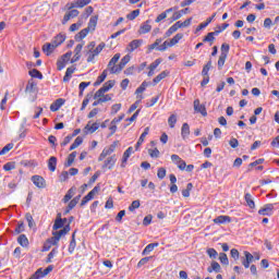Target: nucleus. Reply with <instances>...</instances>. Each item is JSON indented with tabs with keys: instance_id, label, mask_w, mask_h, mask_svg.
Returning a JSON list of instances; mask_svg holds the SVG:
<instances>
[{
	"instance_id": "6",
	"label": "nucleus",
	"mask_w": 279,
	"mask_h": 279,
	"mask_svg": "<svg viewBox=\"0 0 279 279\" xmlns=\"http://www.w3.org/2000/svg\"><path fill=\"white\" fill-rule=\"evenodd\" d=\"M76 16H80V11L77 10H71L70 12H68L62 20V25H66V23H69V21H71V19H76Z\"/></svg>"
},
{
	"instance_id": "54",
	"label": "nucleus",
	"mask_w": 279,
	"mask_h": 279,
	"mask_svg": "<svg viewBox=\"0 0 279 279\" xmlns=\"http://www.w3.org/2000/svg\"><path fill=\"white\" fill-rule=\"evenodd\" d=\"M166 177H167V169L159 168L157 171V178H159V180H165Z\"/></svg>"
},
{
	"instance_id": "39",
	"label": "nucleus",
	"mask_w": 279,
	"mask_h": 279,
	"mask_svg": "<svg viewBox=\"0 0 279 279\" xmlns=\"http://www.w3.org/2000/svg\"><path fill=\"white\" fill-rule=\"evenodd\" d=\"M89 32L90 31H88V28L82 29L78 34L75 35V40H84V37L88 36Z\"/></svg>"
},
{
	"instance_id": "31",
	"label": "nucleus",
	"mask_w": 279,
	"mask_h": 279,
	"mask_svg": "<svg viewBox=\"0 0 279 279\" xmlns=\"http://www.w3.org/2000/svg\"><path fill=\"white\" fill-rule=\"evenodd\" d=\"M169 75V71H162L160 74H158L154 80V84H160L165 77Z\"/></svg>"
},
{
	"instance_id": "1",
	"label": "nucleus",
	"mask_w": 279,
	"mask_h": 279,
	"mask_svg": "<svg viewBox=\"0 0 279 279\" xmlns=\"http://www.w3.org/2000/svg\"><path fill=\"white\" fill-rule=\"evenodd\" d=\"M117 147H119V141H114L109 147H105L98 157V162L106 160L107 156H112Z\"/></svg>"
},
{
	"instance_id": "17",
	"label": "nucleus",
	"mask_w": 279,
	"mask_h": 279,
	"mask_svg": "<svg viewBox=\"0 0 279 279\" xmlns=\"http://www.w3.org/2000/svg\"><path fill=\"white\" fill-rule=\"evenodd\" d=\"M99 20V17L97 16V15H95V16H92L90 19H89V22H88V25H87V29L89 31V32H95V29L97 28V21Z\"/></svg>"
},
{
	"instance_id": "12",
	"label": "nucleus",
	"mask_w": 279,
	"mask_h": 279,
	"mask_svg": "<svg viewBox=\"0 0 279 279\" xmlns=\"http://www.w3.org/2000/svg\"><path fill=\"white\" fill-rule=\"evenodd\" d=\"M221 31H216L208 33L207 36L204 37L203 43H208L210 47H213V43H215V36H219Z\"/></svg>"
},
{
	"instance_id": "42",
	"label": "nucleus",
	"mask_w": 279,
	"mask_h": 279,
	"mask_svg": "<svg viewBox=\"0 0 279 279\" xmlns=\"http://www.w3.org/2000/svg\"><path fill=\"white\" fill-rule=\"evenodd\" d=\"M175 123H178V116L171 114L168 119L169 128H171V129L175 128Z\"/></svg>"
},
{
	"instance_id": "52",
	"label": "nucleus",
	"mask_w": 279,
	"mask_h": 279,
	"mask_svg": "<svg viewBox=\"0 0 279 279\" xmlns=\"http://www.w3.org/2000/svg\"><path fill=\"white\" fill-rule=\"evenodd\" d=\"M219 260L222 265H230V260L228 259V255L226 253H220Z\"/></svg>"
},
{
	"instance_id": "57",
	"label": "nucleus",
	"mask_w": 279,
	"mask_h": 279,
	"mask_svg": "<svg viewBox=\"0 0 279 279\" xmlns=\"http://www.w3.org/2000/svg\"><path fill=\"white\" fill-rule=\"evenodd\" d=\"M207 255L209 256V258H217V256H219V253H217V251L215 248H207Z\"/></svg>"
},
{
	"instance_id": "36",
	"label": "nucleus",
	"mask_w": 279,
	"mask_h": 279,
	"mask_svg": "<svg viewBox=\"0 0 279 279\" xmlns=\"http://www.w3.org/2000/svg\"><path fill=\"white\" fill-rule=\"evenodd\" d=\"M25 93H36V84L34 81H28L26 88H25Z\"/></svg>"
},
{
	"instance_id": "40",
	"label": "nucleus",
	"mask_w": 279,
	"mask_h": 279,
	"mask_svg": "<svg viewBox=\"0 0 279 279\" xmlns=\"http://www.w3.org/2000/svg\"><path fill=\"white\" fill-rule=\"evenodd\" d=\"M193 191V183H187L186 189L182 191L183 197H191V192Z\"/></svg>"
},
{
	"instance_id": "43",
	"label": "nucleus",
	"mask_w": 279,
	"mask_h": 279,
	"mask_svg": "<svg viewBox=\"0 0 279 279\" xmlns=\"http://www.w3.org/2000/svg\"><path fill=\"white\" fill-rule=\"evenodd\" d=\"M101 190V187H99V185H96L88 194L87 197L89 199H95V196L97 195V193H99V191Z\"/></svg>"
},
{
	"instance_id": "9",
	"label": "nucleus",
	"mask_w": 279,
	"mask_h": 279,
	"mask_svg": "<svg viewBox=\"0 0 279 279\" xmlns=\"http://www.w3.org/2000/svg\"><path fill=\"white\" fill-rule=\"evenodd\" d=\"M141 45H143V39H134L128 45L126 49L132 53L133 51H136Z\"/></svg>"
},
{
	"instance_id": "33",
	"label": "nucleus",
	"mask_w": 279,
	"mask_h": 279,
	"mask_svg": "<svg viewBox=\"0 0 279 279\" xmlns=\"http://www.w3.org/2000/svg\"><path fill=\"white\" fill-rule=\"evenodd\" d=\"M82 143H84V138H82L81 136H77L73 142V144L70 146V151H73V149H77V147H80Z\"/></svg>"
},
{
	"instance_id": "60",
	"label": "nucleus",
	"mask_w": 279,
	"mask_h": 279,
	"mask_svg": "<svg viewBox=\"0 0 279 279\" xmlns=\"http://www.w3.org/2000/svg\"><path fill=\"white\" fill-rule=\"evenodd\" d=\"M88 3H90V0H76L77 8H85V5H88Z\"/></svg>"
},
{
	"instance_id": "55",
	"label": "nucleus",
	"mask_w": 279,
	"mask_h": 279,
	"mask_svg": "<svg viewBox=\"0 0 279 279\" xmlns=\"http://www.w3.org/2000/svg\"><path fill=\"white\" fill-rule=\"evenodd\" d=\"M191 21H193V17H190L187 20H185L184 22H177V24L179 25V28H182V27H189L191 25Z\"/></svg>"
},
{
	"instance_id": "30",
	"label": "nucleus",
	"mask_w": 279,
	"mask_h": 279,
	"mask_svg": "<svg viewBox=\"0 0 279 279\" xmlns=\"http://www.w3.org/2000/svg\"><path fill=\"white\" fill-rule=\"evenodd\" d=\"M244 199H245L248 208H256V203H254V198L252 197V194L246 193L244 196Z\"/></svg>"
},
{
	"instance_id": "29",
	"label": "nucleus",
	"mask_w": 279,
	"mask_h": 279,
	"mask_svg": "<svg viewBox=\"0 0 279 279\" xmlns=\"http://www.w3.org/2000/svg\"><path fill=\"white\" fill-rule=\"evenodd\" d=\"M106 77H108V70H104V72L97 77L94 86H99L100 84H102V82L106 81Z\"/></svg>"
},
{
	"instance_id": "41",
	"label": "nucleus",
	"mask_w": 279,
	"mask_h": 279,
	"mask_svg": "<svg viewBox=\"0 0 279 279\" xmlns=\"http://www.w3.org/2000/svg\"><path fill=\"white\" fill-rule=\"evenodd\" d=\"M45 271L43 270V268L37 269V271H35V274L29 278V279H43L45 278Z\"/></svg>"
},
{
	"instance_id": "62",
	"label": "nucleus",
	"mask_w": 279,
	"mask_h": 279,
	"mask_svg": "<svg viewBox=\"0 0 279 279\" xmlns=\"http://www.w3.org/2000/svg\"><path fill=\"white\" fill-rule=\"evenodd\" d=\"M56 254H58V248H53V250L48 254V257H47L46 263H51V259L53 258V256H56Z\"/></svg>"
},
{
	"instance_id": "24",
	"label": "nucleus",
	"mask_w": 279,
	"mask_h": 279,
	"mask_svg": "<svg viewBox=\"0 0 279 279\" xmlns=\"http://www.w3.org/2000/svg\"><path fill=\"white\" fill-rule=\"evenodd\" d=\"M60 228H64V220H62L61 214H58V218L54 220L52 229L60 230Z\"/></svg>"
},
{
	"instance_id": "7",
	"label": "nucleus",
	"mask_w": 279,
	"mask_h": 279,
	"mask_svg": "<svg viewBox=\"0 0 279 279\" xmlns=\"http://www.w3.org/2000/svg\"><path fill=\"white\" fill-rule=\"evenodd\" d=\"M69 232H71V226L65 225L60 231L52 232V236H56L60 241V239H62L64 234H69Z\"/></svg>"
},
{
	"instance_id": "53",
	"label": "nucleus",
	"mask_w": 279,
	"mask_h": 279,
	"mask_svg": "<svg viewBox=\"0 0 279 279\" xmlns=\"http://www.w3.org/2000/svg\"><path fill=\"white\" fill-rule=\"evenodd\" d=\"M136 208H141V201H133L131 206H129V210L131 213H134V210H136Z\"/></svg>"
},
{
	"instance_id": "25",
	"label": "nucleus",
	"mask_w": 279,
	"mask_h": 279,
	"mask_svg": "<svg viewBox=\"0 0 279 279\" xmlns=\"http://www.w3.org/2000/svg\"><path fill=\"white\" fill-rule=\"evenodd\" d=\"M56 167H58V158L56 157H50L48 160V169L49 171H56Z\"/></svg>"
},
{
	"instance_id": "50",
	"label": "nucleus",
	"mask_w": 279,
	"mask_h": 279,
	"mask_svg": "<svg viewBox=\"0 0 279 279\" xmlns=\"http://www.w3.org/2000/svg\"><path fill=\"white\" fill-rule=\"evenodd\" d=\"M31 77H37L38 80H43V73L40 71L33 69L29 72Z\"/></svg>"
},
{
	"instance_id": "59",
	"label": "nucleus",
	"mask_w": 279,
	"mask_h": 279,
	"mask_svg": "<svg viewBox=\"0 0 279 279\" xmlns=\"http://www.w3.org/2000/svg\"><path fill=\"white\" fill-rule=\"evenodd\" d=\"M25 219L28 223V228H34V217H32V214H26Z\"/></svg>"
},
{
	"instance_id": "22",
	"label": "nucleus",
	"mask_w": 279,
	"mask_h": 279,
	"mask_svg": "<svg viewBox=\"0 0 279 279\" xmlns=\"http://www.w3.org/2000/svg\"><path fill=\"white\" fill-rule=\"evenodd\" d=\"M182 38H184V34L178 33V34L168 43V47H174V45H178V43H180V40H182Z\"/></svg>"
},
{
	"instance_id": "13",
	"label": "nucleus",
	"mask_w": 279,
	"mask_h": 279,
	"mask_svg": "<svg viewBox=\"0 0 279 279\" xmlns=\"http://www.w3.org/2000/svg\"><path fill=\"white\" fill-rule=\"evenodd\" d=\"M62 106H64V99L59 98L50 105V110H51V112H58V110H60V108H62Z\"/></svg>"
},
{
	"instance_id": "51",
	"label": "nucleus",
	"mask_w": 279,
	"mask_h": 279,
	"mask_svg": "<svg viewBox=\"0 0 279 279\" xmlns=\"http://www.w3.org/2000/svg\"><path fill=\"white\" fill-rule=\"evenodd\" d=\"M75 245H76V242H75V232H74L72 234V240H71L70 246H69L70 254H73V252H75Z\"/></svg>"
},
{
	"instance_id": "44",
	"label": "nucleus",
	"mask_w": 279,
	"mask_h": 279,
	"mask_svg": "<svg viewBox=\"0 0 279 279\" xmlns=\"http://www.w3.org/2000/svg\"><path fill=\"white\" fill-rule=\"evenodd\" d=\"M148 86H149V83H147V82L144 81V82L141 84V86L135 90V95H141V94L145 93V89H146Z\"/></svg>"
},
{
	"instance_id": "20",
	"label": "nucleus",
	"mask_w": 279,
	"mask_h": 279,
	"mask_svg": "<svg viewBox=\"0 0 279 279\" xmlns=\"http://www.w3.org/2000/svg\"><path fill=\"white\" fill-rule=\"evenodd\" d=\"M214 223H232V218L230 216H218L214 219Z\"/></svg>"
},
{
	"instance_id": "64",
	"label": "nucleus",
	"mask_w": 279,
	"mask_h": 279,
	"mask_svg": "<svg viewBox=\"0 0 279 279\" xmlns=\"http://www.w3.org/2000/svg\"><path fill=\"white\" fill-rule=\"evenodd\" d=\"M121 110V104H116L111 107V114H117Z\"/></svg>"
},
{
	"instance_id": "21",
	"label": "nucleus",
	"mask_w": 279,
	"mask_h": 279,
	"mask_svg": "<svg viewBox=\"0 0 279 279\" xmlns=\"http://www.w3.org/2000/svg\"><path fill=\"white\" fill-rule=\"evenodd\" d=\"M207 271L208 274H213V271H215V274H219L221 271V265H219L217 262H211V265L207 268Z\"/></svg>"
},
{
	"instance_id": "18",
	"label": "nucleus",
	"mask_w": 279,
	"mask_h": 279,
	"mask_svg": "<svg viewBox=\"0 0 279 279\" xmlns=\"http://www.w3.org/2000/svg\"><path fill=\"white\" fill-rule=\"evenodd\" d=\"M76 68L75 66H70L65 71V75L63 76V82H71V77H73V74L75 73Z\"/></svg>"
},
{
	"instance_id": "14",
	"label": "nucleus",
	"mask_w": 279,
	"mask_h": 279,
	"mask_svg": "<svg viewBox=\"0 0 279 279\" xmlns=\"http://www.w3.org/2000/svg\"><path fill=\"white\" fill-rule=\"evenodd\" d=\"M189 12H191V9L189 8L182 9L180 11L174 12L171 19L172 21H180V17L184 16V14H189Z\"/></svg>"
},
{
	"instance_id": "46",
	"label": "nucleus",
	"mask_w": 279,
	"mask_h": 279,
	"mask_svg": "<svg viewBox=\"0 0 279 279\" xmlns=\"http://www.w3.org/2000/svg\"><path fill=\"white\" fill-rule=\"evenodd\" d=\"M114 87V81H108L106 82L102 87H100L105 93H108V90H110V88Z\"/></svg>"
},
{
	"instance_id": "5",
	"label": "nucleus",
	"mask_w": 279,
	"mask_h": 279,
	"mask_svg": "<svg viewBox=\"0 0 279 279\" xmlns=\"http://www.w3.org/2000/svg\"><path fill=\"white\" fill-rule=\"evenodd\" d=\"M32 182L37 186V189H45L47 186V182L45 181V178L40 175H33L32 177Z\"/></svg>"
},
{
	"instance_id": "3",
	"label": "nucleus",
	"mask_w": 279,
	"mask_h": 279,
	"mask_svg": "<svg viewBox=\"0 0 279 279\" xmlns=\"http://www.w3.org/2000/svg\"><path fill=\"white\" fill-rule=\"evenodd\" d=\"M242 265L245 269H250V265L254 263V255L252 253L245 251L244 252V257H241Z\"/></svg>"
},
{
	"instance_id": "47",
	"label": "nucleus",
	"mask_w": 279,
	"mask_h": 279,
	"mask_svg": "<svg viewBox=\"0 0 279 279\" xmlns=\"http://www.w3.org/2000/svg\"><path fill=\"white\" fill-rule=\"evenodd\" d=\"M211 66H213V61L209 60V61L207 62V64L204 65L203 71H202V75H203V76H208V71H210Z\"/></svg>"
},
{
	"instance_id": "27",
	"label": "nucleus",
	"mask_w": 279,
	"mask_h": 279,
	"mask_svg": "<svg viewBox=\"0 0 279 279\" xmlns=\"http://www.w3.org/2000/svg\"><path fill=\"white\" fill-rule=\"evenodd\" d=\"M151 32V25H149V21L143 23L140 27V34H149Z\"/></svg>"
},
{
	"instance_id": "16",
	"label": "nucleus",
	"mask_w": 279,
	"mask_h": 279,
	"mask_svg": "<svg viewBox=\"0 0 279 279\" xmlns=\"http://www.w3.org/2000/svg\"><path fill=\"white\" fill-rule=\"evenodd\" d=\"M271 210H274V204H267L258 210V215H262L265 217L267 215H271Z\"/></svg>"
},
{
	"instance_id": "28",
	"label": "nucleus",
	"mask_w": 279,
	"mask_h": 279,
	"mask_svg": "<svg viewBox=\"0 0 279 279\" xmlns=\"http://www.w3.org/2000/svg\"><path fill=\"white\" fill-rule=\"evenodd\" d=\"M189 134H191V126H189V123H183L181 129L182 138H187Z\"/></svg>"
},
{
	"instance_id": "10",
	"label": "nucleus",
	"mask_w": 279,
	"mask_h": 279,
	"mask_svg": "<svg viewBox=\"0 0 279 279\" xmlns=\"http://www.w3.org/2000/svg\"><path fill=\"white\" fill-rule=\"evenodd\" d=\"M99 130V123L95 122L93 124H90V122H88L86 124V126L84 128V133L85 134H95V132H97Z\"/></svg>"
},
{
	"instance_id": "63",
	"label": "nucleus",
	"mask_w": 279,
	"mask_h": 279,
	"mask_svg": "<svg viewBox=\"0 0 279 279\" xmlns=\"http://www.w3.org/2000/svg\"><path fill=\"white\" fill-rule=\"evenodd\" d=\"M3 169H4V171H12V169H15V165H14V162H7L3 166Z\"/></svg>"
},
{
	"instance_id": "23",
	"label": "nucleus",
	"mask_w": 279,
	"mask_h": 279,
	"mask_svg": "<svg viewBox=\"0 0 279 279\" xmlns=\"http://www.w3.org/2000/svg\"><path fill=\"white\" fill-rule=\"evenodd\" d=\"M76 191H77V187H75V186H72V187L68 191V193H66L65 196L63 197L64 204H66L70 199L73 198V195H75Z\"/></svg>"
},
{
	"instance_id": "38",
	"label": "nucleus",
	"mask_w": 279,
	"mask_h": 279,
	"mask_svg": "<svg viewBox=\"0 0 279 279\" xmlns=\"http://www.w3.org/2000/svg\"><path fill=\"white\" fill-rule=\"evenodd\" d=\"M155 247H158V242L148 244V245L144 248L143 255L145 256V255L149 254L150 252H154V248H155Z\"/></svg>"
},
{
	"instance_id": "2",
	"label": "nucleus",
	"mask_w": 279,
	"mask_h": 279,
	"mask_svg": "<svg viewBox=\"0 0 279 279\" xmlns=\"http://www.w3.org/2000/svg\"><path fill=\"white\" fill-rule=\"evenodd\" d=\"M130 54L124 56L119 65L118 66H111L110 73L114 74V73H121L123 71V69H125V64H128V62H130Z\"/></svg>"
},
{
	"instance_id": "11",
	"label": "nucleus",
	"mask_w": 279,
	"mask_h": 279,
	"mask_svg": "<svg viewBox=\"0 0 279 279\" xmlns=\"http://www.w3.org/2000/svg\"><path fill=\"white\" fill-rule=\"evenodd\" d=\"M114 165H117V155L108 157L102 165V169H112Z\"/></svg>"
},
{
	"instance_id": "15",
	"label": "nucleus",
	"mask_w": 279,
	"mask_h": 279,
	"mask_svg": "<svg viewBox=\"0 0 279 279\" xmlns=\"http://www.w3.org/2000/svg\"><path fill=\"white\" fill-rule=\"evenodd\" d=\"M56 44L52 41L50 44H46L43 46V51L46 53V56H51L53 53V50L57 48Z\"/></svg>"
},
{
	"instance_id": "19",
	"label": "nucleus",
	"mask_w": 279,
	"mask_h": 279,
	"mask_svg": "<svg viewBox=\"0 0 279 279\" xmlns=\"http://www.w3.org/2000/svg\"><path fill=\"white\" fill-rule=\"evenodd\" d=\"M149 134V126L145 128L144 132L142 133V135L140 136L136 145H135V149H138V147H141L143 145V143H145V137Z\"/></svg>"
},
{
	"instance_id": "37",
	"label": "nucleus",
	"mask_w": 279,
	"mask_h": 279,
	"mask_svg": "<svg viewBox=\"0 0 279 279\" xmlns=\"http://www.w3.org/2000/svg\"><path fill=\"white\" fill-rule=\"evenodd\" d=\"M121 59V53H116L112 59L109 61L108 63V68L111 70L112 66H116L114 64H117V62H119V60Z\"/></svg>"
},
{
	"instance_id": "32",
	"label": "nucleus",
	"mask_w": 279,
	"mask_h": 279,
	"mask_svg": "<svg viewBox=\"0 0 279 279\" xmlns=\"http://www.w3.org/2000/svg\"><path fill=\"white\" fill-rule=\"evenodd\" d=\"M17 243H20L22 247H27L29 245V240H27V236L25 234H21L17 238Z\"/></svg>"
},
{
	"instance_id": "26",
	"label": "nucleus",
	"mask_w": 279,
	"mask_h": 279,
	"mask_svg": "<svg viewBox=\"0 0 279 279\" xmlns=\"http://www.w3.org/2000/svg\"><path fill=\"white\" fill-rule=\"evenodd\" d=\"M64 40H66V35L59 34L54 37L52 43L54 44V47H60Z\"/></svg>"
},
{
	"instance_id": "56",
	"label": "nucleus",
	"mask_w": 279,
	"mask_h": 279,
	"mask_svg": "<svg viewBox=\"0 0 279 279\" xmlns=\"http://www.w3.org/2000/svg\"><path fill=\"white\" fill-rule=\"evenodd\" d=\"M14 144H8L0 150V156H4V154H8L11 149H13Z\"/></svg>"
},
{
	"instance_id": "45",
	"label": "nucleus",
	"mask_w": 279,
	"mask_h": 279,
	"mask_svg": "<svg viewBox=\"0 0 279 279\" xmlns=\"http://www.w3.org/2000/svg\"><path fill=\"white\" fill-rule=\"evenodd\" d=\"M104 49H106V43H100L96 48H94V50H92V52H94L95 56H98L104 51Z\"/></svg>"
},
{
	"instance_id": "48",
	"label": "nucleus",
	"mask_w": 279,
	"mask_h": 279,
	"mask_svg": "<svg viewBox=\"0 0 279 279\" xmlns=\"http://www.w3.org/2000/svg\"><path fill=\"white\" fill-rule=\"evenodd\" d=\"M141 14V10H134V11H132L131 13H129L128 15H126V19L129 20V21H134V19H136L138 15Z\"/></svg>"
},
{
	"instance_id": "8",
	"label": "nucleus",
	"mask_w": 279,
	"mask_h": 279,
	"mask_svg": "<svg viewBox=\"0 0 279 279\" xmlns=\"http://www.w3.org/2000/svg\"><path fill=\"white\" fill-rule=\"evenodd\" d=\"M132 154H134V148L131 146L129 147L122 156V162H121V167L122 169H125V165H128V159L132 156Z\"/></svg>"
},
{
	"instance_id": "58",
	"label": "nucleus",
	"mask_w": 279,
	"mask_h": 279,
	"mask_svg": "<svg viewBox=\"0 0 279 279\" xmlns=\"http://www.w3.org/2000/svg\"><path fill=\"white\" fill-rule=\"evenodd\" d=\"M148 154L150 158H158L160 156V150H158V148L148 149Z\"/></svg>"
},
{
	"instance_id": "49",
	"label": "nucleus",
	"mask_w": 279,
	"mask_h": 279,
	"mask_svg": "<svg viewBox=\"0 0 279 279\" xmlns=\"http://www.w3.org/2000/svg\"><path fill=\"white\" fill-rule=\"evenodd\" d=\"M137 98H138L140 100L135 101V104H133V105L129 108V111H128L129 114H132V112H134V110H136V108H138V105L141 104V99H143V96H137Z\"/></svg>"
},
{
	"instance_id": "61",
	"label": "nucleus",
	"mask_w": 279,
	"mask_h": 279,
	"mask_svg": "<svg viewBox=\"0 0 279 279\" xmlns=\"http://www.w3.org/2000/svg\"><path fill=\"white\" fill-rule=\"evenodd\" d=\"M87 56V62H94L95 58H97V54H95L93 51H86Z\"/></svg>"
},
{
	"instance_id": "35",
	"label": "nucleus",
	"mask_w": 279,
	"mask_h": 279,
	"mask_svg": "<svg viewBox=\"0 0 279 279\" xmlns=\"http://www.w3.org/2000/svg\"><path fill=\"white\" fill-rule=\"evenodd\" d=\"M228 56H226V52L220 53L219 59H218V70L221 71L223 69V64H226V59Z\"/></svg>"
},
{
	"instance_id": "34",
	"label": "nucleus",
	"mask_w": 279,
	"mask_h": 279,
	"mask_svg": "<svg viewBox=\"0 0 279 279\" xmlns=\"http://www.w3.org/2000/svg\"><path fill=\"white\" fill-rule=\"evenodd\" d=\"M178 29H180V26H179V24H178V22H177V23H174V24L166 32V38H169V36L175 34V32H177Z\"/></svg>"
},
{
	"instance_id": "4",
	"label": "nucleus",
	"mask_w": 279,
	"mask_h": 279,
	"mask_svg": "<svg viewBox=\"0 0 279 279\" xmlns=\"http://www.w3.org/2000/svg\"><path fill=\"white\" fill-rule=\"evenodd\" d=\"M194 110L202 114V117H208V111H206V105H201L199 99L194 100Z\"/></svg>"
}]
</instances>
